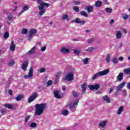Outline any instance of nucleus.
Listing matches in <instances>:
<instances>
[{
    "mask_svg": "<svg viewBox=\"0 0 130 130\" xmlns=\"http://www.w3.org/2000/svg\"><path fill=\"white\" fill-rule=\"evenodd\" d=\"M46 109H47V104L45 103L36 104L35 105V115L37 116L41 115Z\"/></svg>",
    "mask_w": 130,
    "mask_h": 130,
    "instance_id": "1",
    "label": "nucleus"
},
{
    "mask_svg": "<svg viewBox=\"0 0 130 130\" xmlns=\"http://www.w3.org/2000/svg\"><path fill=\"white\" fill-rule=\"evenodd\" d=\"M109 73V69H106L103 71L99 72L95 74H94L92 78V80L94 81L95 79H97L98 77H102L103 76H105L106 75H107Z\"/></svg>",
    "mask_w": 130,
    "mask_h": 130,
    "instance_id": "2",
    "label": "nucleus"
},
{
    "mask_svg": "<svg viewBox=\"0 0 130 130\" xmlns=\"http://www.w3.org/2000/svg\"><path fill=\"white\" fill-rule=\"evenodd\" d=\"M74 72H71L67 73V75L63 79L64 81L71 82V81H74Z\"/></svg>",
    "mask_w": 130,
    "mask_h": 130,
    "instance_id": "3",
    "label": "nucleus"
},
{
    "mask_svg": "<svg viewBox=\"0 0 130 130\" xmlns=\"http://www.w3.org/2000/svg\"><path fill=\"white\" fill-rule=\"evenodd\" d=\"M38 96V93L34 92L28 99V101H27L28 103H31V102H33V101L35 100L36 98H37Z\"/></svg>",
    "mask_w": 130,
    "mask_h": 130,
    "instance_id": "4",
    "label": "nucleus"
},
{
    "mask_svg": "<svg viewBox=\"0 0 130 130\" xmlns=\"http://www.w3.org/2000/svg\"><path fill=\"white\" fill-rule=\"evenodd\" d=\"M71 23H76V24L84 25L86 23V20H82L80 18H76L75 20H72Z\"/></svg>",
    "mask_w": 130,
    "mask_h": 130,
    "instance_id": "5",
    "label": "nucleus"
},
{
    "mask_svg": "<svg viewBox=\"0 0 130 130\" xmlns=\"http://www.w3.org/2000/svg\"><path fill=\"white\" fill-rule=\"evenodd\" d=\"M33 67H31L28 72V74L24 75L23 78L24 79H30L33 77Z\"/></svg>",
    "mask_w": 130,
    "mask_h": 130,
    "instance_id": "6",
    "label": "nucleus"
},
{
    "mask_svg": "<svg viewBox=\"0 0 130 130\" xmlns=\"http://www.w3.org/2000/svg\"><path fill=\"white\" fill-rule=\"evenodd\" d=\"M78 104H79V99H76L75 102H71L70 105V109L73 110L76 106H78Z\"/></svg>",
    "mask_w": 130,
    "mask_h": 130,
    "instance_id": "7",
    "label": "nucleus"
},
{
    "mask_svg": "<svg viewBox=\"0 0 130 130\" xmlns=\"http://www.w3.org/2000/svg\"><path fill=\"white\" fill-rule=\"evenodd\" d=\"M4 107L8 109L15 110L16 109V105L15 104H6L4 105Z\"/></svg>",
    "mask_w": 130,
    "mask_h": 130,
    "instance_id": "8",
    "label": "nucleus"
},
{
    "mask_svg": "<svg viewBox=\"0 0 130 130\" xmlns=\"http://www.w3.org/2000/svg\"><path fill=\"white\" fill-rule=\"evenodd\" d=\"M29 64V62L28 61H24L22 62L21 68L23 71L26 72L27 71V68H28V66Z\"/></svg>",
    "mask_w": 130,
    "mask_h": 130,
    "instance_id": "9",
    "label": "nucleus"
},
{
    "mask_svg": "<svg viewBox=\"0 0 130 130\" xmlns=\"http://www.w3.org/2000/svg\"><path fill=\"white\" fill-rule=\"evenodd\" d=\"M88 88L90 90H98L99 88H100V85L99 84H95V85H90L88 86Z\"/></svg>",
    "mask_w": 130,
    "mask_h": 130,
    "instance_id": "10",
    "label": "nucleus"
},
{
    "mask_svg": "<svg viewBox=\"0 0 130 130\" xmlns=\"http://www.w3.org/2000/svg\"><path fill=\"white\" fill-rule=\"evenodd\" d=\"M60 51L61 53H63V54H69V53H70V50L64 47L61 48Z\"/></svg>",
    "mask_w": 130,
    "mask_h": 130,
    "instance_id": "11",
    "label": "nucleus"
},
{
    "mask_svg": "<svg viewBox=\"0 0 130 130\" xmlns=\"http://www.w3.org/2000/svg\"><path fill=\"white\" fill-rule=\"evenodd\" d=\"M60 91L59 90H55L54 91V95L56 98V99H61L62 96L59 95V93Z\"/></svg>",
    "mask_w": 130,
    "mask_h": 130,
    "instance_id": "12",
    "label": "nucleus"
},
{
    "mask_svg": "<svg viewBox=\"0 0 130 130\" xmlns=\"http://www.w3.org/2000/svg\"><path fill=\"white\" fill-rule=\"evenodd\" d=\"M36 46H34L30 50L28 51L27 54H35L36 53Z\"/></svg>",
    "mask_w": 130,
    "mask_h": 130,
    "instance_id": "13",
    "label": "nucleus"
},
{
    "mask_svg": "<svg viewBox=\"0 0 130 130\" xmlns=\"http://www.w3.org/2000/svg\"><path fill=\"white\" fill-rule=\"evenodd\" d=\"M49 6L50 5L48 3H42V4H41V6H39V9L42 10L43 9H44V7H47V8H48Z\"/></svg>",
    "mask_w": 130,
    "mask_h": 130,
    "instance_id": "14",
    "label": "nucleus"
},
{
    "mask_svg": "<svg viewBox=\"0 0 130 130\" xmlns=\"http://www.w3.org/2000/svg\"><path fill=\"white\" fill-rule=\"evenodd\" d=\"M16 49V45L14 44V41H11V44L10 47V51H14Z\"/></svg>",
    "mask_w": 130,
    "mask_h": 130,
    "instance_id": "15",
    "label": "nucleus"
},
{
    "mask_svg": "<svg viewBox=\"0 0 130 130\" xmlns=\"http://www.w3.org/2000/svg\"><path fill=\"white\" fill-rule=\"evenodd\" d=\"M125 85V82H122L121 84H120L119 85L117 86L116 88L117 90L118 91H120V90H121V89L123 88Z\"/></svg>",
    "mask_w": 130,
    "mask_h": 130,
    "instance_id": "16",
    "label": "nucleus"
},
{
    "mask_svg": "<svg viewBox=\"0 0 130 130\" xmlns=\"http://www.w3.org/2000/svg\"><path fill=\"white\" fill-rule=\"evenodd\" d=\"M102 99L104 101H105L106 103H110V98L106 95L102 97Z\"/></svg>",
    "mask_w": 130,
    "mask_h": 130,
    "instance_id": "17",
    "label": "nucleus"
},
{
    "mask_svg": "<svg viewBox=\"0 0 130 130\" xmlns=\"http://www.w3.org/2000/svg\"><path fill=\"white\" fill-rule=\"evenodd\" d=\"M123 79V73H119L118 76L117 77V80L118 82H120V81H122Z\"/></svg>",
    "mask_w": 130,
    "mask_h": 130,
    "instance_id": "18",
    "label": "nucleus"
},
{
    "mask_svg": "<svg viewBox=\"0 0 130 130\" xmlns=\"http://www.w3.org/2000/svg\"><path fill=\"white\" fill-rule=\"evenodd\" d=\"M87 87V84L86 83H83L81 85V88L82 89V92L84 94L86 93V88Z\"/></svg>",
    "mask_w": 130,
    "mask_h": 130,
    "instance_id": "19",
    "label": "nucleus"
},
{
    "mask_svg": "<svg viewBox=\"0 0 130 130\" xmlns=\"http://www.w3.org/2000/svg\"><path fill=\"white\" fill-rule=\"evenodd\" d=\"M22 99H24V95L23 94H19L16 98L15 100L16 101H21Z\"/></svg>",
    "mask_w": 130,
    "mask_h": 130,
    "instance_id": "20",
    "label": "nucleus"
},
{
    "mask_svg": "<svg viewBox=\"0 0 130 130\" xmlns=\"http://www.w3.org/2000/svg\"><path fill=\"white\" fill-rule=\"evenodd\" d=\"M124 107L123 106H120L119 107L118 110H117V114L118 115H120L122 112L123 111Z\"/></svg>",
    "mask_w": 130,
    "mask_h": 130,
    "instance_id": "21",
    "label": "nucleus"
},
{
    "mask_svg": "<svg viewBox=\"0 0 130 130\" xmlns=\"http://www.w3.org/2000/svg\"><path fill=\"white\" fill-rule=\"evenodd\" d=\"M110 60H111V55L108 53L106 56V61L108 63H109V62H110Z\"/></svg>",
    "mask_w": 130,
    "mask_h": 130,
    "instance_id": "22",
    "label": "nucleus"
},
{
    "mask_svg": "<svg viewBox=\"0 0 130 130\" xmlns=\"http://www.w3.org/2000/svg\"><path fill=\"white\" fill-rule=\"evenodd\" d=\"M106 123H107V120L103 121L100 123L99 126L101 127L104 128V127H105V126L106 125Z\"/></svg>",
    "mask_w": 130,
    "mask_h": 130,
    "instance_id": "23",
    "label": "nucleus"
},
{
    "mask_svg": "<svg viewBox=\"0 0 130 130\" xmlns=\"http://www.w3.org/2000/svg\"><path fill=\"white\" fill-rule=\"evenodd\" d=\"M122 36V34L121 33V31H117L116 35V37L117 39H120Z\"/></svg>",
    "mask_w": 130,
    "mask_h": 130,
    "instance_id": "24",
    "label": "nucleus"
},
{
    "mask_svg": "<svg viewBox=\"0 0 130 130\" xmlns=\"http://www.w3.org/2000/svg\"><path fill=\"white\" fill-rule=\"evenodd\" d=\"M29 35L31 36H33L34 34H36L37 33V30L35 28L31 29L29 31Z\"/></svg>",
    "mask_w": 130,
    "mask_h": 130,
    "instance_id": "25",
    "label": "nucleus"
},
{
    "mask_svg": "<svg viewBox=\"0 0 130 130\" xmlns=\"http://www.w3.org/2000/svg\"><path fill=\"white\" fill-rule=\"evenodd\" d=\"M93 6H87L85 8V10L87 11L88 13H91V12H93Z\"/></svg>",
    "mask_w": 130,
    "mask_h": 130,
    "instance_id": "26",
    "label": "nucleus"
},
{
    "mask_svg": "<svg viewBox=\"0 0 130 130\" xmlns=\"http://www.w3.org/2000/svg\"><path fill=\"white\" fill-rule=\"evenodd\" d=\"M95 6L96 8H99V7H101V6H102V2L100 1H97L95 3Z\"/></svg>",
    "mask_w": 130,
    "mask_h": 130,
    "instance_id": "27",
    "label": "nucleus"
},
{
    "mask_svg": "<svg viewBox=\"0 0 130 130\" xmlns=\"http://www.w3.org/2000/svg\"><path fill=\"white\" fill-rule=\"evenodd\" d=\"M29 126L32 128H36V127H37V123H36V122H32L30 123Z\"/></svg>",
    "mask_w": 130,
    "mask_h": 130,
    "instance_id": "28",
    "label": "nucleus"
},
{
    "mask_svg": "<svg viewBox=\"0 0 130 130\" xmlns=\"http://www.w3.org/2000/svg\"><path fill=\"white\" fill-rule=\"evenodd\" d=\"M112 62H113V63H114V64H116L117 63H118V59H117V57H114L112 59Z\"/></svg>",
    "mask_w": 130,
    "mask_h": 130,
    "instance_id": "29",
    "label": "nucleus"
},
{
    "mask_svg": "<svg viewBox=\"0 0 130 130\" xmlns=\"http://www.w3.org/2000/svg\"><path fill=\"white\" fill-rule=\"evenodd\" d=\"M0 112H1L2 115H5V114H7V113L8 112V110H7L6 109H2L0 110Z\"/></svg>",
    "mask_w": 130,
    "mask_h": 130,
    "instance_id": "30",
    "label": "nucleus"
},
{
    "mask_svg": "<svg viewBox=\"0 0 130 130\" xmlns=\"http://www.w3.org/2000/svg\"><path fill=\"white\" fill-rule=\"evenodd\" d=\"M39 10H40V12L39 13V16H42L44 14V13H45V10H44V9H39Z\"/></svg>",
    "mask_w": 130,
    "mask_h": 130,
    "instance_id": "31",
    "label": "nucleus"
},
{
    "mask_svg": "<svg viewBox=\"0 0 130 130\" xmlns=\"http://www.w3.org/2000/svg\"><path fill=\"white\" fill-rule=\"evenodd\" d=\"M80 15L81 16H83V17H85L86 18H87V17H88V14L85 11H81Z\"/></svg>",
    "mask_w": 130,
    "mask_h": 130,
    "instance_id": "32",
    "label": "nucleus"
},
{
    "mask_svg": "<svg viewBox=\"0 0 130 130\" xmlns=\"http://www.w3.org/2000/svg\"><path fill=\"white\" fill-rule=\"evenodd\" d=\"M72 95L75 98H77L78 96H79V93L77 92V91L75 90H73L72 91Z\"/></svg>",
    "mask_w": 130,
    "mask_h": 130,
    "instance_id": "33",
    "label": "nucleus"
},
{
    "mask_svg": "<svg viewBox=\"0 0 130 130\" xmlns=\"http://www.w3.org/2000/svg\"><path fill=\"white\" fill-rule=\"evenodd\" d=\"M8 37H10V34H9V32L6 31L4 35V39L7 40Z\"/></svg>",
    "mask_w": 130,
    "mask_h": 130,
    "instance_id": "34",
    "label": "nucleus"
},
{
    "mask_svg": "<svg viewBox=\"0 0 130 130\" xmlns=\"http://www.w3.org/2000/svg\"><path fill=\"white\" fill-rule=\"evenodd\" d=\"M61 19L63 20H67V21H69V15L64 14L62 16Z\"/></svg>",
    "mask_w": 130,
    "mask_h": 130,
    "instance_id": "35",
    "label": "nucleus"
},
{
    "mask_svg": "<svg viewBox=\"0 0 130 130\" xmlns=\"http://www.w3.org/2000/svg\"><path fill=\"white\" fill-rule=\"evenodd\" d=\"M31 115L25 116V119H24V122H25V123H27V122H28L29 119H30V118H31Z\"/></svg>",
    "mask_w": 130,
    "mask_h": 130,
    "instance_id": "36",
    "label": "nucleus"
},
{
    "mask_svg": "<svg viewBox=\"0 0 130 130\" xmlns=\"http://www.w3.org/2000/svg\"><path fill=\"white\" fill-rule=\"evenodd\" d=\"M106 11L107 13H108V14H111V13L113 12L112 9H111V8H106Z\"/></svg>",
    "mask_w": 130,
    "mask_h": 130,
    "instance_id": "37",
    "label": "nucleus"
},
{
    "mask_svg": "<svg viewBox=\"0 0 130 130\" xmlns=\"http://www.w3.org/2000/svg\"><path fill=\"white\" fill-rule=\"evenodd\" d=\"M122 16L123 17V19H124V20H127V19H128V15L125 13H123L122 14Z\"/></svg>",
    "mask_w": 130,
    "mask_h": 130,
    "instance_id": "38",
    "label": "nucleus"
},
{
    "mask_svg": "<svg viewBox=\"0 0 130 130\" xmlns=\"http://www.w3.org/2000/svg\"><path fill=\"white\" fill-rule=\"evenodd\" d=\"M62 115H64V116L68 115V114H69V111H68L67 110H63L62 111Z\"/></svg>",
    "mask_w": 130,
    "mask_h": 130,
    "instance_id": "39",
    "label": "nucleus"
},
{
    "mask_svg": "<svg viewBox=\"0 0 130 130\" xmlns=\"http://www.w3.org/2000/svg\"><path fill=\"white\" fill-rule=\"evenodd\" d=\"M94 50L93 47H88L87 50H86V51H87V52H93Z\"/></svg>",
    "mask_w": 130,
    "mask_h": 130,
    "instance_id": "40",
    "label": "nucleus"
},
{
    "mask_svg": "<svg viewBox=\"0 0 130 130\" xmlns=\"http://www.w3.org/2000/svg\"><path fill=\"white\" fill-rule=\"evenodd\" d=\"M22 34L26 35L28 33V29L27 28H23L21 31Z\"/></svg>",
    "mask_w": 130,
    "mask_h": 130,
    "instance_id": "41",
    "label": "nucleus"
},
{
    "mask_svg": "<svg viewBox=\"0 0 130 130\" xmlns=\"http://www.w3.org/2000/svg\"><path fill=\"white\" fill-rule=\"evenodd\" d=\"M89 62V58H86L85 59H83V63L84 64H87Z\"/></svg>",
    "mask_w": 130,
    "mask_h": 130,
    "instance_id": "42",
    "label": "nucleus"
},
{
    "mask_svg": "<svg viewBox=\"0 0 130 130\" xmlns=\"http://www.w3.org/2000/svg\"><path fill=\"white\" fill-rule=\"evenodd\" d=\"M73 10L77 12V13H79L80 12V9H79V7L75 6L73 7Z\"/></svg>",
    "mask_w": 130,
    "mask_h": 130,
    "instance_id": "43",
    "label": "nucleus"
},
{
    "mask_svg": "<svg viewBox=\"0 0 130 130\" xmlns=\"http://www.w3.org/2000/svg\"><path fill=\"white\" fill-rule=\"evenodd\" d=\"M45 71H46V69L44 68H41L40 70H39V73H45Z\"/></svg>",
    "mask_w": 130,
    "mask_h": 130,
    "instance_id": "44",
    "label": "nucleus"
},
{
    "mask_svg": "<svg viewBox=\"0 0 130 130\" xmlns=\"http://www.w3.org/2000/svg\"><path fill=\"white\" fill-rule=\"evenodd\" d=\"M92 42H94V39L93 38L89 39L87 40V43H88V44H91Z\"/></svg>",
    "mask_w": 130,
    "mask_h": 130,
    "instance_id": "45",
    "label": "nucleus"
},
{
    "mask_svg": "<svg viewBox=\"0 0 130 130\" xmlns=\"http://www.w3.org/2000/svg\"><path fill=\"white\" fill-rule=\"evenodd\" d=\"M124 73L127 74V75H129L130 74V68L124 70Z\"/></svg>",
    "mask_w": 130,
    "mask_h": 130,
    "instance_id": "46",
    "label": "nucleus"
},
{
    "mask_svg": "<svg viewBox=\"0 0 130 130\" xmlns=\"http://www.w3.org/2000/svg\"><path fill=\"white\" fill-rule=\"evenodd\" d=\"M15 63V61L12 60L8 63V67H12Z\"/></svg>",
    "mask_w": 130,
    "mask_h": 130,
    "instance_id": "47",
    "label": "nucleus"
},
{
    "mask_svg": "<svg viewBox=\"0 0 130 130\" xmlns=\"http://www.w3.org/2000/svg\"><path fill=\"white\" fill-rule=\"evenodd\" d=\"M74 53L76 55H80V51L77 50H74Z\"/></svg>",
    "mask_w": 130,
    "mask_h": 130,
    "instance_id": "48",
    "label": "nucleus"
},
{
    "mask_svg": "<svg viewBox=\"0 0 130 130\" xmlns=\"http://www.w3.org/2000/svg\"><path fill=\"white\" fill-rule=\"evenodd\" d=\"M22 10H23L24 12L26 11H28V10H29V7H28V6H24L22 7Z\"/></svg>",
    "mask_w": 130,
    "mask_h": 130,
    "instance_id": "49",
    "label": "nucleus"
},
{
    "mask_svg": "<svg viewBox=\"0 0 130 130\" xmlns=\"http://www.w3.org/2000/svg\"><path fill=\"white\" fill-rule=\"evenodd\" d=\"M8 20H9V21H11V20L13 19V15H12V14H9V15L8 16Z\"/></svg>",
    "mask_w": 130,
    "mask_h": 130,
    "instance_id": "50",
    "label": "nucleus"
},
{
    "mask_svg": "<svg viewBox=\"0 0 130 130\" xmlns=\"http://www.w3.org/2000/svg\"><path fill=\"white\" fill-rule=\"evenodd\" d=\"M61 75V72H57V74L56 75V78L57 79H58V78H59V77H60Z\"/></svg>",
    "mask_w": 130,
    "mask_h": 130,
    "instance_id": "51",
    "label": "nucleus"
},
{
    "mask_svg": "<svg viewBox=\"0 0 130 130\" xmlns=\"http://www.w3.org/2000/svg\"><path fill=\"white\" fill-rule=\"evenodd\" d=\"M41 51H42V52H44V51H45V50H46V46H44L42 47L41 48Z\"/></svg>",
    "mask_w": 130,
    "mask_h": 130,
    "instance_id": "52",
    "label": "nucleus"
},
{
    "mask_svg": "<svg viewBox=\"0 0 130 130\" xmlns=\"http://www.w3.org/2000/svg\"><path fill=\"white\" fill-rule=\"evenodd\" d=\"M47 86H51L52 85V81L49 80L47 83Z\"/></svg>",
    "mask_w": 130,
    "mask_h": 130,
    "instance_id": "53",
    "label": "nucleus"
},
{
    "mask_svg": "<svg viewBox=\"0 0 130 130\" xmlns=\"http://www.w3.org/2000/svg\"><path fill=\"white\" fill-rule=\"evenodd\" d=\"M12 83V80H11L10 79H8V81L6 83V84L7 86H10L11 85V83Z\"/></svg>",
    "mask_w": 130,
    "mask_h": 130,
    "instance_id": "54",
    "label": "nucleus"
},
{
    "mask_svg": "<svg viewBox=\"0 0 130 130\" xmlns=\"http://www.w3.org/2000/svg\"><path fill=\"white\" fill-rule=\"evenodd\" d=\"M73 4H74L75 6H78L80 5L81 3H80L79 1H75L73 2Z\"/></svg>",
    "mask_w": 130,
    "mask_h": 130,
    "instance_id": "55",
    "label": "nucleus"
},
{
    "mask_svg": "<svg viewBox=\"0 0 130 130\" xmlns=\"http://www.w3.org/2000/svg\"><path fill=\"white\" fill-rule=\"evenodd\" d=\"M58 78H56L55 79V81L54 82V84H55V85H56V84H57V83H58Z\"/></svg>",
    "mask_w": 130,
    "mask_h": 130,
    "instance_id": "56",
    "label": "nucleus"
},
{
    "mask_svg": "<svg viewBox=\"0 0 130 130\" xmlns=\"http://www.w3.org/2000/svg\"><path fill=\"white\" fill-rule=\"evenodd\" d=\"M42 88V86H41V85L38 86L37 87V89H38V91H39L40 92V91H41Z\"/></svg>",
    "mask_w": 130,
    "mask_h": 130,
    "instance_id": "57",
    "label": "nucleus"
},
{
    "mask_svg": "<svg viewBox=\"0 0 130 130\" xmlns=\"http://www.w3.org/2000/svg\"><path fill=\"white\" fill-rule=\"evenodd\" d=\"M114 90V88H110L109 90V93L111 94V93Z\"/></svg>",
    "mask_w": 130,
    "mask_h": 130,
    "instance_id": "58",
    "label": "nucleus"
},
{
    "mask_svg": "<svg viewBox=\"0 0 130 130\" xmlns=\"http://www.w3.org/2000/svg\"><path fill=\"white\" fill-rule=\"evenodd\" d=\"M27 39H28V40H29V41H30L31 39H32V36H31V35H29L28 36Z\"/></svg>",
    "mask_w": 130,
    "mask_h": 130,
    "instance_id": "59",
    "label": "nucleus"
},
{
    "mask_svg": "<svg viewBox=\"0 0 130 130\" xmlns=\"http://www.w3.org/2000/svg\"><path fill=\"white\" fill-rule=\"evenodd\" d=\"M62 89L63 91H66V90H67V86L63 85L62 87Z\"/></svg>",
    "mask_w": 130,
    "mask_h": 130,
    "instance_id": "60",
    "label": "nucleus"
},
{
    "mask_svg": "<svg viewBox=\"0 0 130 130\" xmlns=\"http://www.w3.org/2000/svg\"><path fill=\"white\" fill-rule=\"evenodd\" d=\"M9 94H10L11 95H13V91H12L11 89L9 90Z\"/></svg>",
    "mask_w": 130,
    "mask_h": 130,
    "instance_id": "61",
    "label": "nucleus"
},
{
    "mask_svg": "<svg viewBox=\"0 0 130 130\" xmlns=\"http://www.w3.org/2000/svg\"><path fill=\"white\" fill-rule=\"evenodd\" d=\"M119 60H120V61H122V60H123V56H120L119 57Z\"/></svg>",
    "mask_w": 130,
    "mask_h": 130,
    "instance_id": "62",
    "label": "nucleus"
},
{
    "mask_svg": "<svg viewBox=\"0 0 130 130\" xmlns=\"http://www.w3.org/2000/svg\"><path fill=\"white\" fill-rule=\"evenodd\" d=\"M23 13H24V10H21V12L19 13H18V16H21V15H22Z\"/></svg>",
    "mask_w": 130,
    "mask_h": 130,
    "instance_id": "63",
    "label": "nucleus"
},
{
    "mask_svg": "<svg viewBox=\"0 0 130 130\" xmlns=\"http://www.w3.org/2000/svg\"><path fill=\"white\" fill-rule=\"evenodd\" d=\"M127 88L128 89H130V82L128 84V85H127Z\"/></svg>",
    "mask_w": 130,
    "mask_h": 130,
    "instance_id": "64",
    "label": "nucleus"
}]
</instances>
